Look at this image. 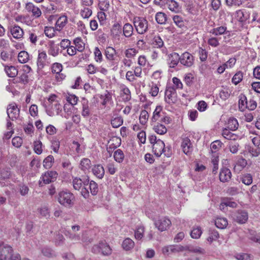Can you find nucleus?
I'll return each instance as SVG.
<instances>
[{
	"mask_svg": "<svg viewBox=\"0 0 260 260\" xmlns=\"http://www.w3.org/2000/svg\"><path fill=\"white\" fill-rule=\"evenodd\" d=\"M171 121V118L164 112L162 107L160 105L157 106L153 112V115L151 118V122L153 123L158 122L168 124Z\"/></svg>",
	"mask_w": 260,
	"mask_h": 260,
	"instance_id": "obj_1",
	"label": "nucleus"
},
{
	"mask_svg": "<svg viewBox=\"0 0 260 260\" xmlns=\"http://www.w3.org/2000/svg\"><path fill=\"white\" fill-rule=\"evenodd\" d=\"M81 227L79 225H73L71 226L70 230L67 231L65 233L66 236L71 241L76 242H85L86 240L83 237L84 232L78 233L80 232Z\"/></svg>",
	"mask_w": 260,
	"mask_h": 260,
	"instance_id": "obj_2",
	"label": "nucleus"
},
{
	"mask_svg": "<svg viewBox=\"0 0 260 260\" xmlns=\"http://www.w3.org/2000/svg\"><path fill=\"white\" fill-rule=\"evenodd\" d=\"M75 197L74 194L67 191H62L58 195V201L66 207H71L74 205Z\"/></svg>",
	"mask_w": 260,
	"mask_h": 260,
	"instance_id": "obj_3",
	"label": "nucleus"
},
{
	"mask_svg": "<svg viewBox=\"0 0 260 260\" xmlns=\"http://www.w3.org/2000/svg\"><path fill=\"white\" fill-rule=\"evenodd\" d=\"M133 23L139 34L143 35L148 31V22L145 18L141 17H135L133 19Z\"/></svg>",
	"mask_w": 260,
	"mask_h": 260,
	"instance_id": "obj_4",
	"label": "nucleus"
},
{
	"mask_svg": "<svg viewBox=\"0 0 260 260\" xmlns=\"http://www.w3.org/2000/svg\"><path fill=\"white\" fill-rule=\"evenodd\" d=\"M122 28L118 23H115L111 29V36L113 41L116 44L120 43L122 40Z\"/></svg>",
	"mask_w": 260,
	"mask_h": 260,
	"instance_id": "obj_5",
	"label": "nucleus"
},
{
	"mask_svg": "<svg viewBox=\"0 0 260 260\" xmlns=\"http://www.w3.org/2000/svg\"><path fill=\"white\" fill-rule=\"evenodd\" d=\"M177 100L175 89L172 86H167L165 93V101L169 104H174Z\"/></svg>",
	"mask_w": 260,
	"mask_h": 260,
	"instance_id": "obj_6",
	"label": "nucleus"
},
{
	"mask_svg": "<svg viewBox=\"0 0 260 260\" xmlns=\"http://www.w3.org/2000/svg\"><path fill=\"white\" fill-rule=\"evenodd\" d=\"M62 111V106L58 102L49 104L46 107V112L49 116L59 115Z\"/></svg>",
	"mask_w": 260,
	"mask_h": 260,
	"instance_id": "obj_7",
	"label": "nucleus"
},
{
	"mask_svg": "<svg viewBox=\"0 0 260 260\" xmlns=\"http://www.w3.org/2000/svg\"><path fill=\"white\" fill-rule=\"evenodd\" d=\"M12 252L11 247L3 242L0 243V260L9 259Z\"/></svg>",
	"mask_w": 260,
	"mask_h": 260,
	"instance_id": "obj_8",
	"label": "nucleus"
},
{
	"mask_svg": "<svg viewBox=\"0 0 260 260\" xmlns=\"http://www.w3.org/2000/svg\"><path fill=\"white\" fill-rule=\"evenodd\" d=\"M155 227L160 232L166 231L171 225V220L166 217H162L154 221Z\"/></svg>",
	"mask_w": 260,
	"mask_h": 260,
	"instance_id": "obj_9",
	"label": "nucleus"
},
{
	"mask_svg": "<svg viewBox=\"0 0 260 260\" xmlns=\"http://www.w3.org/2000/svg\"><path fill=\"white\" fill-rule=\"evenodd\" d=\"M19 112L20 110L15 103L9 105L7 110L8 118L9 119L12 120L16 119L19 116Z\"/></svg>",
	"mask_w": 260,
	"mask_h": 260,
	"instance_id": "obj_10",
	"label": "nucleus"
},
{
	"mask_svg": "<svg viewBox=\"0 0 260 260\" xmlns=\"http://www.w3.org/2000/svg\"><path fill=\"white\" fill-rule=\"evenodd\" d=\"M180 62L184 66L190 67L194 63V57L189 52H185L180 56Z\"/></svg>",
	"mask_w": 260,
	"mask_h": 260,
	"instance_id": "obj_11",
	"label": "nucleus"
},
{
	"mask_svg": "<svg viewBox=\"0 0 260 260\" xmlns=\"http://www.w3.org/2000/svg\"><path fill=\"white\" fill-rule=\"evenodd\" d=\"M50 63V62L48 60L46 52L44 51L39 52L37 62L38 70H41L43 69L45 66Z\"/></svg>",
	"mask_w": 260,
	"mask_h": 260,
	"instance_id": "obj_12",
	"label": "nucleus"
},
{
	"mask_svg": "<svg viewBox=\"0 0 260 260\" xmlns=\"http://www.w3.org/2000/svg\"><path fill=\"white\" fill-rule=\"evenodd\" d=\"M181 148L185 154L189 155L191 153L193 150V147L190 140L187 137L182 138Z\"/></svg>",
	"mask_w": 260,
	"mask_h": 260,
	"instance_id": "obj_13",
	"label": "nucleus"
},
{
	"mask_svg": "<svg viewBox=\"0 0 260 260\" xmlns=\"http://www.w3.org/2000/svg\"><path fill=\"white\" fill-rule=\"evenodd\" d=\"M57 176L58 174L55 171H47L42 175L41 179L45 184H49L54 181L57 178Z\"/></svg>",
	"mask_w": 260,
	"mask_h": 260,
	"instance_id": "obj_14",
	"label": "nucleus"
},
{
	"mask_svg": "<svg viewBox=\"0 0 260 260\" xmlns=\"http://www.w3.org/2000/svg\"><path fill=\"white\" fill-rule=\"evenodd\" d=\"M92 251L96 252L101 251L103 255H108L111 253V249L106 243H100L99 245H94L92 248Z\"/></svg>",
	"mask_w": 260,
	"mask_h": 260,
	"instance_id": "obj_15",
	"label": "nucleus"
},
{
	"mask_svg": "<svg viewBox=\"0 0 260 260\" xmlns=\"http://www.w3.org/2000/svg\"><path fill=\"white\" fill-rule=\"evenodd\" d=\"M152 149L154 154L157 157H159L165 151L164 142L161 140L158 139L157 142L155 144H153Z\"/></svg>",
	"mask_w": 260,
	"mask_h": 260,
	"instance_id": "obj_16",
	"label": "nucleus"
},
{
	"mask_svg": "<svg viewBox=\"0 0 260 260\" xmlns=\"http://www.w3.org/2000/svg\"><path fill=\"white\" fill-rule=\"evenodd\" d=\"M25 9L28 12L32 13V15L35 18H39L42 14L40 8L31 2L27 3L25 5Z\"/></svg>",
	"mask_w": 260,
	"mask_h": 260,
	"instance_id": "obj_17",
	"label": "nucleus"
},
{
	"mask_svg": "<svg viewBox=\"0 0 260 260\" xmlns=\"http://www.w3.org/2000/svg\"><path fill=\"white\" fill-rule=\"evenodd\" d=\"M233 218L238 223H244L248 219V213L243 210L238 211L233 214Z\"/></svg>",
	"mask_w": 260,
	"mask_h": 260,
	"instance_id": "obj_18",
	"label": "nucleus"
},
{
	"mask_svg": "<svg viewBox=\"0 0 260 260\" xmlns=\"http://www.w3.org/2000/svg\"><path fill=\"white\" fill-rule=\"evenodd\" d=\"M82 111L81 115L84 117H88L91 115V110L89 107V104L87 100L82 99L81 101Z\"/></svg>",
	"mask_w": 260,
	"mask_h": 260,
	"instance_id": "obj_19",
	"label": "nucleus"
},
{
	"mask_svg": "<svg viewBox=\"0 0 260 260\" xmlns=\"http://www.w3.org/2000/svg\"><path fill=\"white\" fill-rule=\"evenodd\" d=\"M10 31L13 38L16 39L22 38L24 34L23 29L18 25L11 26Z\"/></svg>",
	"mask_w": 260,
	"mask_h": 260,
	"instance_id": "obj_20",
	"label": "nucleus"
},
{
	"mask_svg": "<svg viewBox=\"0 0 260 260\" xmlns=\"http://www.w3.org/2000/svg\"><path fill=\"white\" fill-rule=\"evenodd\" d=\"M232 177V173L230 169L223 168L219 173V179L222 182H229Z\"/></svg>",
	"mask_w": 260,
	"mask_h": 260,
	"instance_id": "obj_21",
	"label": "nucleus"
},
{
	"mask_svg": "<svg viewBox=\"0 0 260 260\" xmlns=\"http://www.w3.org/2000/svg\"><path fill=\"white\" fill-rule=\"evenodd\" d=\"M105 55L107 61L118 59L116 51L112 47L106 48L105 51Z\"/></svg>",
	"mask_w": 260,
	"mask_h": 260,
	"instance_id": "obj_22",
	"label": "nucleus"
},
{
	"mask_svg": "<svg viewBox=\"0 0 260 260\" xmlns=\"http://www.w3.org/2000/svg\"><path fill=\"white\" fill-rule=\"evenodd\" d=\"M249 17L250 13L246 10H239L236 12V18L239 22H245Z\"/></svg>",
	"mask_w": 260,
	"mask_h": 260,
	"instance_id": "obj_23",
	"label": "nucleus"
},
{
	"mask_svg": "<svg viewBox=\"0 0 260 260\" xmlns=\"http://www.w3.org/2000/svg\"><path fill=\"white\" fill-rule=\"evenodd\" d=\"M73 186L75 190H79L83 186L88 185L89 180H86L83 181L80 178L75 177L73 179Z\"/></svg>",
	"mask_w": 260,
	"mask_h": 260,
	"instance_id": "obj_24",
	"label": "nucleus"
},
{
	"mask_svg": "<svg viewBox=\"0 0 260 260\" xmlns=\"http://www.w3.org/2000/svg\"><path fill=\"white\" fill-rule=\"evenodd\" d=\"M153 125V131L159 135H164L167 133L168 129L164 124L161 122L151 123Z\"/></svg>",
	"mask_w": 260,
	"mask_h": 260,
	"instance_id": "obj_25",
	"label": "nucleus"
},
{
	"mask_svg": "<svg viewBox=\"0 0 260 260\" xmlns=\"http://www.w3.org/2000/svg\"><path fill=\"white\" fill-rule=\"evenodd\" d=\"M10 176V173L8 169H3L0 173V186L3 187L8 184L7 181Z\"/></svg>",
	"mask_w": 260,
	"mask_h": 260,
	"instance_id": "obj_26",
	"label": "nucleus"
},
{
	"mask_svg": "<svg viewBox=\"0 0 260 260\" xmlns=\"http://www.w3.org/2000/svg\"><path fill=\"white\" fill-rule=\"evenodd\" d=\"M92 171L94 175L99 179L103 178L105 174L104 168L100 164L94 166Z\"/></svg>",
	"mask_w": 260,
	"mask_h": 260,
	"instance_id": "obj_27",
	"label": "nucleus"
},
{
	"mask_svg": "<svg viewBox=\"0 0 260 260\" xmlns=\"http://www.w3.org/2000/svg\"><path fill=\"white\" fill-rule=\"evenodd\" d=\"M48 53L53 57L57 56L59 54V48L55 44L54 42L50 41L48 44Z\"/></svg>",
	"mask_w": 260,
	"mask_h": 260,
	"instance_id": "obj_28",
	"label": "nucleus"
},
{
	"mask_svg": "<svg viewBox=\"0 0 260 260\" xmlns=\"http://www.w3.org/2000/svg\"><path fill=\"white\" fill-rule=\"evenodd\" d=\"M179 61H180V56L177 53L174 52L169 55L168 63L170 68H174L178 64Z\"/></svg>",
	"mask_w": 260,
	"mask_h": 260,
	"instance_id": "obj_29",
	"label": "nucleus"
},
{
	"mask_svg": "<svg viewBox=\"0 0 260 260\" xmlns=\"http://www.w3.org/2000/svg\"><path fill=\"white\" fill-rule=\"evenodd\" d=\"M68 17L66 15H62L59 17L55 24V28L58 31H60L67 24Z\"/></svg>",
	"mask_w": 260,
	"mask_h": 260,
	"instance_id": "obj_30",
	"label": "nucleus"
},
{
	"mask_svg": "<svg viewBox=\"0 0 260 260\" xmlns=\"http://www.w3.org/2000/svg\"><path fill=\"white\" fill-rule=\"evenodd\" d=\"M123 35L126 38L131 37L134 32V28L132 24L129 23L124 24L122 28Z\"/></svg>",
	"mask_w": 260,
	"mask_h": 260,
	"instance_id": "obj_31",
	"label": "nucleus"
},
{
	"mask_svg": "<svg viewBox=\"0 0 260 260\" xmlns=\"http://www.w3.org/2000/svg\"><path fill=\"white\" fill-rule=\"evenodd\" d=\"M247 165V161L244 158H240L234 167V170L236 172H240Z\"/></svg>",
	"mask_w": 260,
	"mask_h": 260,
	"instance_id": "obj_32",
	"label": "nucleus"
},
{
	"mask_svg": "<svg viewBox=\"0 0 260 260\" xmlns=\"http://www.w3.org/2000/svg\"><path fill=\"white\" fill-rule=\"evenodd\" d=\"M215 224L217 228L223 229L225 228L228 224V220L225 218L218 217L215 220Z\"/></svg>",
	"mask_w": 260,
	"mask_h": 260,
	"instance_id": "obj_33",
	"label": "nucleus"
},
{
	"mask_svg": "<svg viewBox=\"0 0 260 260\" xmlns=\"http://www.w3.org/2000/svg\"><path fill=\"white\" fill-rule=\"evenodd\" d=\"M238 122L235 118L231 117L229 119L228 122V128L229 129L235 131L238 129Z\"/></svg>",
	"mask_w": 260,
	"mask_h": 260,
	"instance_id": "obj_34",
	"label": "nucleus"
},
{
	"mask_svg": "<svg viewBox=\"0 0 260 260\" xmlns=\"http://www.w3.org/2000/svg\"><path fill=\"white\" fill-rule=\"evenodd\" d=\"M166 6L172 12L177 13L179 11V4L174 0H168Z\"/></svg>",
	"mask_w": 260,
	"mask_h": 260,
	"instance_id": "obj_35",
	"label": "nucleus"
},
{
	"mask_svg": "<svg viewBox=\"0 0 260 260\" xmlns=\"http://www.w3.org/2000/svg\"><path fill=\"white\" fill-rule=\"evenodd\" d=\"M229 128H224L222 130V135L223 137L230 140H236L238 139V136L234 134L231 133Z\"/></svg>",
	"mask_w": 260,
	"mask_h": 260,
	"instance_id": "obj_36",
	"label": "nucleus"
},
{
	"mask_svg": "<svg viewBox=\"0 0 260 260\" xmlns=\"http://www.w3.org/2000/svg\"><path fill=\"white\" fill-rule=\"evenodd\" d=\"M203 233L202 228L199 226H194L190 232V236L193 239H199Z\"/></svg>",
	"mask_w": 260,
	"mask_h": 260,
	"instance_id": "obj_37",
	"label": "nucleus"
},
{
	"mask_svg": "<svg viewBox=\"0 0 260 260\" xmlns=\"http://www.w3.org/2000/svg\"><path fill=\"white\" fill-rule=\"evenodd\" d=\"M155 20L156 22L160 24H164L167 20V15L164 12H157L155 14Z\"/></svg>",
	"mask_w": 260,
	"mask_h": 260,
	"instance_id": "obj_38",
	"label": "nucleus"
},
{
	"mask_svg": "<svg viewBox=\"0 0 260 260\" xmlns=\"http://www.w3.org/2000/svg\"><path fill=\"white\" fill-rule=\"evenodd\" d=\"M226 29L227 27L225 26H220L212 29L210 33L215 36L221 35L226 32Z\"/></svg>",
	"mask_w": 260,
	"mask_h": 260,
	"instance_id": "obj_39",
	"label": "nucleus"
},
{
	"mask_svg": "<svg viewBox=\"0 0 260 260\" xmlns=\"http://www.w3.org/2000/svg\"><path fill=\"white\" fill-rule=\"evenodd\" d=\"M54 161V157L51 155H48L43 160V164L44 167L46 169L51 168L53 166Z\"/></svg>",
	"mask_w": 260,
	"mask_h": 260,
	"instance_id": "obj_40",
	"label": "nucleus"
},
{
	"mask_svg": "<svg viewBox=\"0 0 260 260\" xmlns=\"http://www.w3.org/2000/svg\"><path fill=\"white\" fill-rule=\"evenodd\" d=\"M91 167L90 160L87 158H84L81 159L80 164V168L85 171L89 170Z\"/></svg>",
	"mask_w": 260,
	"mask_h": 260,
	"instance_id": "obj_41",
	"label": "nucleus"
},
{
	"mask_svg": "<svg viewBox=\"0 0 260 260\" xmlns=\"http://www.w3.org/2000/svg\"><path fill=\"white\" fill-rule=\"evenodd\" d=\"M219 238L218 233L215 230L210 229L209 230V236L207 239L208 242L211 243Z\"/></svg>",
	"mask_w": 260,
	"mask_h": 260,
	"instance_id": "obj_42",
	"label": "nucleus"
},
{
	"mask_svg": "<svg viewBox=\"0 0 260 260\" xmlns=\"http://www.w3.org/2000/svg\"><path fill=\"white\" fill-rule=\"evenodd\" d=\"M18 60L19 62L25 63L29 60L28 53L25 51H20L18 55Z\"/></svg>",
	"mask_w": 260,
	"mask_h": 260,
	"instance_id": "obj_43",
	"label": "nucleus"
},
{
	"mask_svg": "<svg viewBox=\"0 0 260 260\" xmlns=\"http://www.w3.org/2000/svg\"><path fill=\"white\" fill-rule=\"evenodd\" d=\"M73 43L76 49L79 52H82L84 49V44L80 38H76L73 41Z\"/></svg>",
	"mask_w": 260,
	"mask_h": 260,
	"instance_id": "obj_44",
	"label": "nucleus"
},
{
	"mask_svg": "<svg viewBox=\"0 0 260 260\" xmlns=\"http://www.w3.org/2000/svg\"><path fill=\"white\" fill-rule=\"evenodd\" d=\"M92 11L91 9L88 7H84L80 10V15L84 19L89 18L92 15Z\"/></svg>",
	"mask_w": 260,
	"mask_h": 260,
	"instance_id": "obj_45",
	"label": "nucleus"
},
{
	"mask_svg": "<svg viewBox=\"0 0 260 260\" xmlns=\"http://www.w3.org/2000/svg\"><path fill=\"white\" fill-rule=\"evenodd\" d=\"M138 50L135 48H131L127 49L124 51L125 56L127 58H134L138 54Z\"/></svg>",
	"mask_w": 260,
	"mask_h": 260,
	"instance_id": "obj_46",
	"label": "nucleus"
},
{
	"mask_svg": "<svg viewBox=\"0 0 260 260\" xmlns=\"http://www.w3.org/2000/svg\"><path fill=\"white\" fill-rule=\"evenodd\" d=\"M123 120L121 116L112 118L111 121V124L114 128L119 127L123 124Z\"/></svg>",
	"mask_w": 260,
	"mask_h": 260,
	"instance_id": "obj_47",
	"label": "nucleus"
},
{
	"mask_svg": "<svg viewBox=\"0 0 260 260\" xmlns=\"http://www.w3.org/2000/svg\"><path fill=\"white\" fill-rule=\"evenodd\" d=\"M5 71L9 77H15L18 74V71L13 66L6 67Z\"/></svg>",
	"mask_w": 260,
	"mask_h": 260,
	"instance_id": "obj_48",
	"label": "nucleus"
},
{
	"mask_svg": "<svg viewBox=\"0 0 260 260\" xmlns=\"http://www.w3.org/2000/svg\"><path fill=\"white\" fill-rule=\"evenodd\" d=\"M114 158L116 161L120 163L122 162L124 158V154L121 149L116 150L114 153Z\"/></svg>",
	"mask_w": 260,
	"mask_h": 260,
	"instance_id": "obj_49",
	"label": "nucleus"
},
{
	"mask_svg": "<svg viewBox=\"0 0 260 260\" xmlns=\"http://www.w3.org/2000/svg\"><path fill=\"white\" fill-rule=\"evenodd\" d=\"M134 242L130 238H126L123 242L122 247L124 249L129 250L134 246Z\"/></svg>",
	"mask_w": 260,
	"mask_h": 260,
	"instance_id": "obj_50",
	"label": "nucleus"
},
{
	"mask_svg": "<svg viewBox=\"0 0 260 260\" xmlns=\"http://www.w3.org/2000/svg\"><path fill=\"white\" fill-rule=\"evenodd\" d=\"M148 118L149 114L148 112L145 110H142L139 117L140 123L142 125H145L147 123Z\"/></svg>",
	"mask_w": 260,
	"mask_h": 260,
	"instance_id": "obj_51",
	"label": "nucleus"
},
{
	"mask_svg": "<svg viewBox=\"0 0 260 260\" xmlns=\"http://www.w3.org/2000/svg\"><path fill=\"white\" fill-rule=\"evenodd\" d=\"M89 188L90 191V193L93 196L97 194L99 191V188L98 184L93 180L90 181H89Z\"/></svg>",
	"mask_w": 260,
	"mask_h": 260,
	"instance_id": "obj_52",
	"label": "nucleus"
},
{
	"mask_svg": "<svg viewBox=\"0 0 260 260\" xmlns=\"http://www.w3.org/2000/svg\"><path fill=\"white\" fill-rule=\"evenodd\" d=\"M18 192L22 196H25L28 194L29 189L27 185L23 183H20L18 187Z\"/></svg>",
	"mask_w": 260,
	"mask_h": 260,
	"instance_id": "obj_53",
	"label": "nucleus"
},
{
	"mask_svg": "<svg viewBox=\"0 0 260 260\" xmlns=\"http://www.w3.org/2000/svg\"><path fill=\"white\" fill-rule=\"evenodd\" d=\"M184 80L186 84L188 86H190L193 84L194 76L191 73H187L185 75Z\"/></svg>",
	"mask_w": 260,
	"mask_h": 260,
	"instance_id": "obj_54",
	"label": "nucleus"
},
{
	"mask_svg": "<svg viewBox=\"0 0 260 260\" xmlns=\"http://www.w3.org/2000/svg\"><path fill=\"white\" fill-rule=\"evenodd\" d=\"M152 44L155 47L161 48L164 46V43L160 36H155L153 39Z\"/></svg>",
	"mask_w": 260,
	"mask_h": 260,
	"instance_id": "obj_55",
	"label": "nucleus"
},
{
	"mask_svg": "<svg viewBox=\"0 0 260 260\" xmlns=\"http://www.w3.org/2000/svg\"><path fill=\"white\" fill-rule=\"evenodd\" d=\"M243 78V73L241 71H239L234 75L232 79V82L235 85H237L242 80Z\"/></svg>",
	"mask_w": 260,
	"mask_h": 260,
	"instance_id": "obj_56",
	"label": "nucleus"
},
{
	"mask_svg": "<svg viewBox=\"0 0 260 260\" xmlns=\"http://www.w3.org/2000/svg\"><path fill=\"white\" fill-rule=\"evenodd\" d=\"M247 101L245 95H241L239 100V108L240 111H243L246 108Z\"/></svg>",
	"mask_w": 260,
	"mask_h": 260,
	"instance_id": "obj_57",
	"label": "nucleus"
},
{
	"mask_svg": "<svg viewBox=\"0 0 260 260\" xmlns=\"http://www.w3.org/2000/svg\"><path fill=\"white\" fill-rule=\"evenodd\" d=\"M173 20L174 23L179 27L181 28L184 25L183 18L179 15H174L173 17Z\"/></svg>",
	"mask_w": 260,
	"mask_h": 260,
	"instance_id": "obj_58",
	"label": "nucleus"
},
{
	"mask_svg": "<svg viewBox=\"0 0 260 260\" xmlns=\"http://www.w3.org/2000/svg\"><path fill=\"white\" fill-rule=\"evenodd\" d=\"M42 143L40 141H36L34 142V149L37 154H41L42 153Z\"/></svg>",
	"mask_w": 260,
	"mask_h": 260,
	"instance_id": "obj_59",
	"label": "nucleus"
},
{
	"mask_svg": "<svg viewBox=\"0 0 260 260\" xmlns=\"http://www.w3.org/2000/svg\"><path fill=\"white\" fill-rule=\"evenodd\" d=\"M252 176L250 174L244 175L241 178V181L244 184L249 185L252 183Z\"/></svg>",
	"mask_w": 260,
	"mask_h": 260,
	"instance_id": "obj_60",
	"label": "nucleus"
},
{
	"mask_svg": "<svg viewBox=\"0 0 260 260\" xmlns=\"http://www.w3.org/2000/svg\"><path fill=\"white\" fill-rule=\"evenodd\" d=\"M121 95L123 97V100L126 101H128L131 99V91L127 87H123Z\"/></svg>",
	"mask_w": 260,
	"mask_h": 260,
	"instance_id": "obj_61",
	"label": "nucleus"
},
{
	"mask_svg": "<svg viewBox=\"0 0 260 260\" xmlns=\"http://www.w3.org/2000/svg\"><path fill=\"white\" fill-rule=\"evenodd\" d=\"M62 70V66L59 63H54L51 67V71L53 73L58 74L60 73Z\"/></svg>",
	"mask_w": 260,
	"mask_h": 260,
	"instance_id": "obj_62",
	"label": "nucleus"
},
{
	"mask_svg": "<svg viewBox=\"0 0 260 260\" xmlns=\"http://www.w3.org/2000/svg\"><path fill=\"white\" fill-rule=\"evenodd\" d=\"M24 131L25 134L30 136H32L34 132V126L32 124L28 123L23 127Z\"/></svg>",
	"mask_w": 260,
	"mask_h": 260,
	"instance_id": "obj_63",
	"label": "nucleus"
},
{
	"mask_svg": "<svg viewBox=\"0 0 260 260\" xmlns=\"http://www.w3.org/2000/svg\"><path fill=\"white\" fill-rule=\"evenodd\" d=\"M144 232V228L143 226H139L135 232V237L137 240H141L143 237Z\"/></svg>",
	"mask_w": 260,
	"mask_h": 260,
	"instance_id": "obj_64",
	"label": "nucleus"
}]
</instances>
